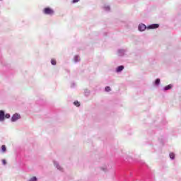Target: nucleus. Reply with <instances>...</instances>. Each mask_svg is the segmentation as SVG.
I'll use <instances>...</instances> for the list:
<instances>
[{"instance_id": "f257e3e1", "label": "nucleus", "mask_w": 181, "mask_h": 181, "mask_svg": "<svg viewBox=\"0 0 181 181\" xmlns=\"http://www.w3.org/2000/svg\"><path fill=\"white\" fill-rule=\"evenodd\" d=\"M44 13H45V15H54V11L50 8H45L44 9Z\"/></svg>"}, {"instance_id": "f03ea898", "label": "nucleus", "mask_w": 181, "mask_h": 181, "mask_svg": "<svg viewBox=\"0 0 181 181\" xmlns=\"http://www.w3.org/2000/svg\"><path fill=\"white\" fill-rule=\"evenodd\" d=\"M21 118V115L16 113L11 117L12 122H15V121H18Z\"/></svg>"}, {"instance_id": "7ed1b4c3", "label": "nucleus", "mask_w": 181, "mask_h": 181, "mask_svg": "<svg viewBox=\"0 0 181 181\" xmlns=\"http://www.w3.org/2000/svg\"><path fill=\"white\" fill-rule=\"evenodd\" d=\"M5 119V112L0 110V121L2 122Z\"/></svg>"}, {"instance_id": "20e7f679", "label": "nucleus", "mask_w": 181, "mask_h": 181, "mask_svg": "<svg viewBox=\"0 0 181 181\" xmlns=\"http://www.w3.org/2000/svg\"><path fill=\"white\" fill-rule=\"evenodd\" d=\"M145 29H146V25H145V24H140L139 25V30H140V32H144Z\"/></svg>"}, {"instance_id": "39448f33", "label": "nucleus", "mask_w": 181, "mask_h": 181, "mask_svg": "<svg viewBox=\"0 0 181 181\" xmlns=\"http://www.w3.org/2000/svg\"><path fill=\"white\" fill-rule=\"evenodd\" d=\"M157 28H159L158 24H152L148 26V29H157Z\"/></svg>"}, {"instance_id": "423d86ee", "label": "nucleus", "mask_w": 181, "mask_h": 181, "mask_svg": "<svg viewBox=\"0 0 181 181\" xmlns=\"http://www.w3.org/2000/svg\"><path fill=\"white\" fill-rule=\"evenodd\" d=\"M124 70V66H119L117 69V72L119 73V71H122Z\"/></svg>"}, {"instance_id": "0eeeda50", "label": "nucleus", "mask_w": 181, "mask_h": 181, "mask_svg": "<svg viewBox=\"0 0 181 181\" xmlns=\"http://www.w3.org/2000/svg\"><path fill=\"white\" fill-rule=\"evenodd\" d=\"M54 164L56 166V168L59 169V170H62V167H60V165H59V164L57 162H54Z\"/></svg>"}, {"instance_id": "6e6552de", "label": "nucleus", "mask_w": 181, "mask_h": 181, "mask_svg": "<svg viewBox=\"0 0 181 181\" xmlns=\"http://www.w3.org/2000/svg\"><path fill=\"white\" fill-rule=\"evenodd\" d=\"M160 84V79L157 78L155 81V85L156 86H159Z\"/></svg>"}, {"instance_id": "1a4fd4ad", "label": "nucleus", "mask_w": 181, "mask_h": 181, "mask_svg": "<svg viewBox=\"0 0 181 181\" xmlns=\"http://www.w3.org/2000/svg\"><path fill=\"white\" fill-rule=\"evenodd\" d=\"M172 88V85H168L164 88V90L166 91L168 90H170Z\"/></svg>"}, {"instance_id": "9d476101", "label": "nucleus", "mask_w": 181, "mask_h": 181, "mask_svg": "<svg viewBox=\"0 0 181 181\" xmlns=\"http://www.w3.org/2000/svg\"><path fill=\"white\" fill-rule=\"evenodd\" d=\"M1 151L2 152H6V146H5V145L1 146Z\"/></svg>"}, {"instance_id": "9b49d317", "label": "nucleus", "mask_w": 181, "mask_h": 181, "mask_svg": "<svg viewBox=\"0 0 181 181\" xmlns=\"http://www.w3.org/2000/svg\"><path fill=\"white\" fill-rule=\"evenodd\" d=\"M56 59H52L51 60V64H52V66H56Z\"/></svg>"}, {"instance_id": "f8f14e48", "label": "nucleus", "mask_w": 181, "mask_h": 181, "mask_svg": "<svg viewBox=\"0 0 181 181\" xmlns=\"http://www.w3.org/2000/svg\"><path fill=\"white\" fill-rule=\"evenodd\" d=\"M170 159H175V153H170Z\"/></svg>"}, {"instance_id": "ddd939ff", "label": "nucleus", "mask_w": 181, "mask_h": 181, "mask_svg": "<svg viewBox=\"0 0 181 181\" xmlns=\"http://www.w3.org/2000/svg\"><path fill=\"white\" fill-rule=\"evenodd\" d=\"M79 60H80V57L78 55L75 56L74 61L75 62H79Z\"/></svg>"}, {"instance_id": "4468645a", "label": "nucleus", "mask_w": 181, "mask_h": 181, "mask_svg": "<svg viewBox=\"0 0 181 181\" xmlns=\"http://www.w3.org/2000/svg\"><path fill=\"white\" fill-rule=\"evenodd\" d=\"M105 90L108 92V91H111V88H110V86H107L105 88Z\"/></svg>"}, {"instance_id": "2eb2a0df", "label": "nucleus", "mask_w": 181, "mask_h": 181, "mask_svg": "<svg viewBox=\"0 0 181 181\" xmlns=\"http://www.w3.org/2000/svg\"><path fill=\"white\" fill-rule=\"evenodd\" d=\"M74 105H75L76 107H80V103H79L78 101L74 102Z\"/></svg>"}, {"instance_id": "dca6fc26", "label": "nucleus", "mask_w": 181, "mask_h": 181, "mask_svg": "<svg viewBox=\"0 0 181 181\" xmlns=\"http://www.w3.org/2000/svg\"><path fill=\"white\" fill-rule=\"evenodd\" d=\"M29 181H37V178H36V177H33Z\"/></svg>"}, {"instance_id": "f3484780", "label": "nucleus", "mask_w": 181, "mask_h": 181, "mask_svg": "<svg viewBox=\"0 0 181 181\" xmlns=\"http://www.w3.org/2000/svg\"><path fill=\"white\" fill-rule=\"evenodd\" d=\"M4 117H6V118H11V115H9V114H6V115H4Z\"/></svg>"}, {"instance_id": "a211bd4d", "label": "nucleus", "mask_w": 181, "mask_h": 181, "mask_svg": "<svg viewBox=\"0 0 181 181\" xmlns=\"http://www.w3.org/2000/svg\"><path fill=\"white\" fill-rule=\"evenodd\" d=\"M78 1H80V0H73L72 3L73 4H76V2H78Z\"/></svg>"}, {"instance_id": "6ab92c4d", "label": "nucleus", "mask_w": 181, "mask_h": 181, "mask_svg": "<svg viewBox=\"0 0 181 181\" xmlns=\"http://www.w3.org/2000/svg\"><path fill=\"white\" fill-rule=\"evenodd\" d=\"M2 163H3V165H6V160H2Z\"/></svg>"}, {"instance_id": "aec40b11", "label": "nucleus", "mask_w": 181, "mask_h": 181, "mask_svg": "<svg viewBox=\"0 0 181 181\" xmlns=\"http://www.w3.org/2000/svg\"><path fill=\"white\" fill-rule=\"evenodd\" d=\"M105 11H110V6L105 7Z\"/></svg>"}]
</instances>
